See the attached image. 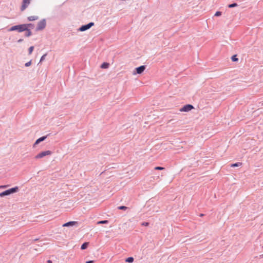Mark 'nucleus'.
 Here are the masks:
<instances>
[{
	"instance_id": "1",
	"label": "nucleus",
	"mask_w": 263,
	"mask_h": 263,
	"mask_svg": "<svg viewBox=\"0 0 263 263\" xmlns=\"http://www.w3.org/2000/svg\"><path fill=\"white\" fill-rule=\"evenodd\" d=\"M18 191V186H15L0 193V197H3L16 193Z\"/></svg>"
},
{
	"instance_id": "2",
	"label": "nucleus",
	"mask_w": 263,
	"mask_h": 263,
	"mask_svg": "<svg viewBox=\"0 0 263 263\" xmlns=\"http://www.w3.org/2000/svg\"><path fill=\"white\" fill-rule=\"evenodd\" d=\"M25 26L23 25V24H20L17 25H15L13 26H12L10 28L8 29V31H17L18 32H22L23 31H25V30H26V28H25Z\"/></svg>"
},
{
	"instance_id": "3",
	"label": "nucleus",
	"mask_w": 263,
	"mask_h": 263,
	"mask_svg": "<svg viewBox=\"0 0 263 263\" xmlns=\"http://www.w3.org/2000/svg\"><path fill=\"white\" fill-rule=\"evenodd\" d=\"M46 26V22L45 19H42L38 22L36 27V31H40L43 30Z\"/></svg>"
},
{
	"instance_id": "4",
	"label": "nucleus",
	"mask_w": 263,
	"mask_h": 263,
	"mask_svg": "<svg viewBox=\"0 0 263 263\" xmlns=\"http://www.w3.org/2000/svg\"><path fill=\"white\" fill-rule=\"evenodd\" d=\"M94 25L93 22H90L86 25H82L79 29L78 30L80 31H85L90 28Z\"/></svg>"
},
{
	"instance_id": "5",
	"label": "nucleus",
	"mask_w": 263,
	"mask_h": 263,
	"mask_svg": "<svg viewBox=\"0 0 263 263\" xmlns=\"http://www.w3.org/2000/svg\"><path fill=\"white\" fill-rule=\"evenodd\" d=\"M51 154H52L51 151H49V150L46 151H43V152L40 153L37 155H36L35 156V158L36 159H40V158H43L44 157H45L46 156L50 155Z\"/></svg>"
},
{
	"instance_id": "6",
	"label": "nucleus",
	"mask_w": 263,
	"mask_h": 263,
	"mask_svg": "<svg viewBox=\"0 0 263 263\" xmlns=\"http://www.w3.org/2000/svg\"><path fill=\"white\" fill-rule=\"evenodd\" d=\"M146 66L145 65H141L135 68L133 72L134 74H141L145 69Z\"/></svg>"
},
{
	"instance_id": "7",
	"label": "nucleus",
	"mask_w": 263,
	"mask_h": 263,
	"mask_svg": "<svg viewBox=\"0 0 263 263\" xmlns=\"http://www.w3.org/2000/svg\"><path fill=\"white\" fill-rule=\"evenodd\" d=\"M194 108V106L191 104H186L184 105L180 109L181 111L187 112Z\"/></svg>"
},
{
	"instance_id": "8",
	"label": "nucleus",
	"mask_w": 263,
	"mask_h": 263,
	"mask_svg": "<svg viewBox=\"0 0 263 263\" xmlns=\"http://www.w3.org/2000/svg\"><path fill=\"white\" fill-rule=\"evenodd\" d=\"M50 134H48L46 136H42L39 138H38L37 140H36L35 142L33 144V147H35L36 145L39 144L40 142L44 141L46 139V138L49 136Z\"/></svg>"
},
{
	"instance_id": "9",
	"label": "nucleus",
	"mask_w": 263,
	"mask_h": 263,
	"mask_svg": "<svg viewBox=\"0 0 263 263\" xmlns=\"http://www.w3.org/2000/svg\"><path fill=\"white\" fill-rule=\"evenodd\" d=\"M31 1V0H23L22 5L21 8V10L22 11H24L28 7V5L30 3Z\"/></svg>"
},
{
	"instance_id": "10",
	"label": "nucleus",
	"mask_w": 263,
	"mask_h": 263,
	"mask_svg": "<svg viewBox=\"0 0 263 263\" xmlns=\"http://www.w3.org/2000/svg\"><path fill=\"white\" fill-rule=\"evenodd\" d=\"M78 222L74 221H70L67 222H66L63 224V227H70V226H73L75 225L76 224H77Z\"/></svg>"
},
{
	"instance_id": "11",
	"label": "nucleus",
	"mask_w": 263,
	"mask_h": 263,
	"mask_svg": "<svg viewBox=\"0 0 263 263\" xmlns=\"http://www.w3.org/2000/svg\"><path fill=\"white\" fill-rule=\"evenodd\" d=\"M25 28H26V30H25V31H26L25 34V36L26 37H29V36H31V34H32V33H31V31L30 29H29V28H27L26 27V26L25 27Z\"/></svg>"
},
{
	"instance_id": "12",
	"label": "nucleus",
	"mask_w": 263,
	"mask_h": 263,
	"mask_svg": "<svg viewBox=\"0 0 263 263\" xmlns=\"http://www.w3.org/2000/svg\"><path fill=\"white\" fill-rule=\"evenodd\" d=\"M39 18L37 16H30L27 17V19L29 21H33L36 20Z\"/></svg>"
},
{
	"instance_id": "13",
	"label": "nucleus",
	"mask_w": 263,
	"mask_h": 263,
	"mask_svg": "<svg viewBox=\"0 0 263 263\" xmlns=\"http://www.w3.org/2000/svg\"><path fill=\"white\" fill-rule=\"evenodd\" d=\"M88 245H89V243L87 242L83 243L81 246V249L85 250V249H87L88 246Z\"/></svg>"
},
{
	"instance_id": "14",
	"label": "nucleus",
	"mask_w": 263,
	"mask_h": 263,
	"mask_svg": "<svg viewBox=\"0 0 263 263\" xmlns=\"http://www.w3.org/2000/svg\"><path fill=\"white\" fill-rule=\"evenodd\" d=\"M109 65V63H108L107 62H104L102 64L101 67L102 68L106 69V68H108Z\"/></svg>"
},
{
	"instance_id": "15",
	"label": "nucleus",
	"mask_w": 263,
	"mask_h": 263,
	"mask_svg": "<svg viewBox=\"0 0 263 263\" xmlns=\"http://www.w3.org/2000/svg\"><path fill=\"white\" fill-rule=\"evenodd\" d=\"M241 165H242V163L237 162V163L231 164V166L232 167H238V166H241Z\"/></svg>"
},
{
	"instance_id": "16",
	"label": "nucleus",
	"mask_w": 263,
	"mask_h": 263,
	"mask_svg": "<svg viewBox=\"0 0 263 263\" xmlns=\"http://www.w3.org/2000/svg\"><path fill=\"white\" fill-rule=\"evenodd\" d=\"M134 258L133 257H129L125 259V261L129 263H132L134 261Z\"/></svg>"
},
{
	"instance_id": "17",
	"label": "nucleus",
	"mask_w": 263,
	"mask_h": 263,
	"mask_svg": "<svg viewBox=\"0 0 263 263\" xmlns=\"http://www.w3.org/2000/svg\"><path fill=\"white\" fill-rule=\"evenodd\" d=\"M231 60L233 62H237L238 61V59L237 58L236 55H233L231 57Z\"/></svg>"
},
{
	"instance_id": "18",
	"label": "nucleus",
	"mask_w": 263,
	"mask_h": 263,
	"mask_svg": "<svg viewBox=\"0 0 263 263\" xmlns=\"http://www.w3.org/2000/svg\"><path fill=\"white\" fill-rule=\"evenodd\" d=\"M238 6V4L236 3H233L232 4H229L228 5V7L230 8H234Z\"/></svg>"
},
{
	"instance_id": "19",
	"label": "nucleus",
	"mask_w": 263,
	"mask_h": 263,
	"mask_svg": "<svg viewBox=\"0 0 263 263\" xmlns=\"http://www.w3.org/2000/svg\"><path fill=\"white\" fill-rule=\"evenodd\" d=\"M108 223V221L107 220L99 221L97 222V224H107Z\"/></svg>"
},
{
	"instance_id": "20",
	"label": "nucleus",
	"mask_w": 263,
	"mask_h": 263,
	"mask_svg": "<svg viewBox=\"0 0 263 263\" xmlns=\"http://www.w3.org/2000/svg\"><path fill=\"white\" fill-rule=\"evenodd\" d=\"M23 25L25 26L27 28H28L29 27L32 28L34 26L33 24H32L31 23L23 24Z\"/></svg>"
},
{
	"instance_id": "21",
	"label": "nucleus",
	"mask_w": 263,
	"mask_h": 263,
	"mask_svg": "<svg viewBox=\"0 0 263 263\" xmlns=\"http://www.w3.org/2000/svg\"><path fill=\"white\" fill-rule=\"evenodd\" d=\"M127 208H128L127 206L124 205H121L118 207V209L121 210H126Z\"/></svg>"
},
{
	"instance_id": "22",
	"label": "nucleus",
	"mask_w": 263,
	"mask_h": 263,
	"mask_svg": "<svg viewBox=\"0 0 263 263\" xmlns=\"http://www.w3.org/2000/svg\"><path fill=\"white\" fill-rule=\"evenodd\" d=\"M34 49L33 46H30L28 49V53L29 54H31Z\"/></svg>"
},
{
	"instance_id": "23",
	"label": "nucleus",
	"mask_w": 263,
	"mask_h": 263,
	"mask_svg": "<svg viewBox=\"0 0 263 263\" xmlns=\"http://www.w3.org/2000/svg\"><path fill=\"white\" fill-rule=\"evenodd\" d=\"M46 55H47V53H45L44 55H43L41 58L40 62L43 61L45 59Z\"/></svg>"
},
{
	"instance_id": "24",
	"label": "nucleus",
	"mask_w": 263,
	"mask_h": 263,
	"mask_svg": "<svg viewBox=\"0 0 263 263\" xmlns=\"http://www.w3.org/2000/svg\"><path fill=\"white\" fill-rule=\"evenodd\" d=\"M154 169L155 170H164V167L161 166H156Z\"/></svg>"
},
{
	"instance_id": "25",
	"label": "nucleus",
	"mask_w": 263,
	"mask_h": 263,
	"mask_svg": "<svg viewBox=\"0 0 263 263\" xmlns=\"http://www.w3.org/2000/svg\"><path fill=\"white\" fill-rule=\"evenodd\" d=\"M222 13L221 11H217L215 13L214 16H219L221 15Z\"/></svg>"
},
{
	"instance_id": "26",
	"label": "nucleus",
	"mask_w": 263,
	"mask_h": 263,
	"mask_svg": "<svg viewBox=\"0 0 263 263\" xmlns=\"http://www.w3.org/2000/svg\"><path fill=\"white\" fill-rule=\"evenodd\" d=\"M31 64V60L25 63V66L26 67H29Z\"/></svg>"
},
{
	"instance_id": "27",
	"label": "nucleus",
	"mask_w": 263,
	"mask_h": 263,
	"mask_svg": "<svg viewBox=\"0 0 263 263\" xmlns=\"http://www.w3.org/2000/svg\"><path fill=\"white\" fill-rule=\"evenodd\" d=\"M142 225L144 226H147L149 225V223L147 222H144L142 223Z\"/></svg>"
},
{
	"instance_id": "28",
	"label": "nucleus",
	"mask_w": 263,
	"mask_h": 263,
	"mask_svg": "<svg viewBox=\"0 0 263 263\" xmlns=\"http://www.w3.org/2000/svg\"><path fill=\"white\" fill-rule=\"evenodd\" d=\"M8 186V185H1L0 186V189H4V188H6Z\"/></svg>"
},
{
	"instance_id": "29",
	"label": "nucleus",
	"mask_w": 263,
	"mask_h": 263,
	"mask_svg": "<svg viewBox=\"0 0 263 263\" xmlns=\"http://www.w3.org/2000/svg\"><path fill=\"white\" fill-rule=\"evenodd\" d=\"M23 41V39H20L17 40V42L19 43H22Z\"/></svg>"
},
{
	"instance_id": "30",
	"label": "nucleus",
	"mask_w": 263,
	"mask_h": 263,
	"mask_svg": "<svg viewBox=\"0 0 263 263\" xmlns=\"http://www.w3.org/2000/svg\"><path fill=\"white\" fill-rule=\"evenodd\" d=\"M93 262H94L93 260H89V261H86L85 263H93Z\"/></svg>"
},
{
	"instance_id": "31",
	"label": "nucleus",
	"mask_w": 263,
	"mask_h": 263,
	"mask_svg": "<svg viewBox=\"0 0 263 263\" xmlns=\"http://www.w3.org/2000/svg\"><path fill=\"white\" fill-rule=\"evenodd\" d=\"M47 262V263H52V261L51 260H48Z\"/></svg>"
},
{
	"instance_id": "32",
	"label": "nucleus",
	"mask_w": 263,
	"mask_h": 263,
	"mask_svg": "<svg viewBox=\"0 0 263 263\" xmlns=\"http://www.w3.org/2000/svg\"><path fill=\"white\" fill-rule=\"evenodd\" d=\"M203 215H204V214H200V217H202Z\"/></svg>"
},
{
	"instance_id": "33",
	"label": "nucleus",
	"mask_w": 263,
	"mask_h": 263,
	"mask_svg": "<svg viewBox=\"0 0 263 263\" xmlns=\"http://www.w3.org/2000/svg\"><path fill=\"white\" fill-rule=\"evenodd\" d=\"M260 258H263V254L260 255Z\"/></svg>"
},
{
	"instance_id": "34",
	"label": "nucleus",
	"mask_w": 263,
	"mask_h": 263,
	"mask_svg": "<svg viewBox=\"0 0 263 263\" xmlns=\"http://www.w3.org/2000/svg\"><path fill=\"white\" fill-rule=\"evenodd\" d=\"M37 240V239H35L34 240L36 241Z\"/></svg>"
}]
</instances>
